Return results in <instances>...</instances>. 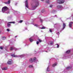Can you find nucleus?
Wrapping results in <instances>:
<instances>
[{
    "mask_svg": "<svg viewBox=\"0 0 73 73\" xmlns=\"http://www.w3.org/2000/svg\"><path fill=\"white\" fill-rule=\"evenodd\" d=\"M27 45V46H28V45Z\"/></svg>",
    "mask_w": 73,
    "mask_h": 73,
    "instance_id": "nucleus-49",
    "label": "nucleus"
},
{
    "mask_svg": "<svg viewBox=\"0 0 73 73\" xmlns=\"http://www.w3.org/2000/svg\"><path fill=\"white\" fill-rule=\"evenodd\" d=\"M63 27L62 29L61 30V31H60V32H61V31H62L64 29V28H65V26H66V24L65 23H63Z\"/></svg>",
    "mask_w": 73,
    "mask_h": 73,
    "instance_id": "nucleus-9",
    "label": "nucleus"
},
{
    "mask_svg": "<svg viewBox=\"0 0 73 73\" xmlns=\"http://www.w3.org/2000/svg\"><path fill=\"white\" fill-rule=\"evenodd\" d=\"M26 8V9H27L26 8Z\"/></svg>",
    "mask_w": 73,
    "mask_h": 73,
    "instance_id": "nucleus-51",
    "label": "nucleus"
},
{
    "mask_svg": "<svg viewBox=\"0 0 73 73\" xmlns=\"http://www.w3.org/2000/svg\"><path fill=\"white\" fill-rule=\"evenodd\" d=\"M57 3L59 4H63L65 2V0H57Z\"/></svg>",
    "mask_w": 73,
    "mask_h": 73,
    "instance_id": "nucleus-5",
    "label": "nucleus"
},
{
    "mask_svg": "<svg viewBox=\"0 0 73 73\" xmlns=\"http://www.w3.org/2000/svg\"><path fill=\"white\" fill-rule=\"evenodd\" d=\"M39 41L40 42H41L42 41L40 39H39Z\"/></svg>",
    "mask_w": 73,
    "mask_h": 73,
    "instance_id": "nucleus-35",
    "label": "nucleus"
},
{
    "mask_svg": "<svg viewBox=\"0 0 73 73\" xmlns=\"http://www.w3.org/2000/svg\"><path fill=\"white\" fill-rule=\"evenodd\" d=\"M45 52H48V51H46Z\"/></svg>",
    "mask_w": 73,
    "mask_h": 73,
    "instance_id": "nucleus-46",
    "label": "nucleus"
},
{
    "mask_svg": "<svg viewBox=\"0 0 73 73\" xmlns=\"http://www.w3.org/2000/svg\"><path fill=\"white\" fill-rule=\"evenodd\" d=\"M8 10V7L7 6H5L2 8V11L3 13H5V12Z\"/></svg>",
    "mask_w": 73,
    "mask_h": 73,
    "instance_id": "nucleus-4",
    "label": "nucleus"
},
{
    "mask_svg": "<svg viewBox=\"0 0 73 73\" xmlns=\"http://www.w3.org/2000/svg\"><path fill=\"white\" fill-rule=\"evenodd\" d=\"M33 67V66L32 65H30L29 66V68H32Z\"/></svg>",
    "mask_w": 73,
    "mask_h": 73,
    "instance_id": "nucleus-28",
    "label": "nucleus"
},
{
    "mask_svg": "<svg viewBox=\"0 0 73 73\" xmlns=\"http://www.w3.org/2000/svg\"><path fill=\"white\" fill-rule=\"evenodd\" d=\"M41 29H45V27H42L41 28Z\"/></svg>",
    "mask_w": 73,
    "mask_h": 73,
    "instance_id": "nucleus-31",
    "label": "nucleus"
},
{
    "mask_svg": "<svg viewBox=\"0 0 73 73\" xmlns=\"http://www.w3.org/2000/svg\"><path fill=\"white\" fill-rule=\"evenodd\" d=\"M70 52V50H69L66 51V52H65V54H64L63 58H68V56L67 54H69Z\"/></svg>",
    "mask_w": 73,
    "mask_h": 73,
    "instance_id": "nucleus-2",
    "label": "nucleus"
},
{
    "mask_svg": "<svg viewBox=\"0 0 73 73\" xmlns=\"http://www.w3.org/2000/svg\"><path fill=\"white\" fill-rule=\"evenodd\" d=\"M53 44V41L51 42H50V45H52Z\"/></svg>",
    "mask_w": 73,
    "mask_h": 73,
    "instance_id": "nucleus-23",
    "label": "nucleus"
},
{
    "mask_svg": "<svg viewBox=\"0 0 73 73\" xmlns=\"http://www.w3.org/2000/svg\"><path fill=\"white\" fill-rule=\"evenodd\" d=\"M26 24H27V23H26Z\"/></svg>",
    "mask_w": 73,
    "mask_h": 73,
    "instance_id": "nucleus-50",
    "label": "nucleus"
},
{
    "mask_svg": "<svg viewBox=\"0 0 73 73\" xmlns=\"http://www.w3.org/2000/svg\"><path fill=\"white\" fill-rule=\"evenodd\" d=\"M72 68V66H69L66 68V70H69V69H70Z\"/></svg>",
    "mask_w": 73,
    "mask_h": 73,
    "instance_id": "nucleus-15",
    "label": "nucleus"
},
{
    "mask_svg": "<svg viewBox=\"0 0 73 73\" xmlns=\"http://www.w3.org/2000/svg\"><path fill=\"white\" fill-rule=\"evenodd\" d=\"M0 48L1 49H3V48L2 47H0Z\"/></svg>",
    "mask_w": 73,
    "mask_h": 73,
    "instance_id": "nucleus-40",
    "label": "nucleus"
},
{
    "mask_svg": "<svg viewBox=\"0 0 73 73\" xmlns=\"http://www.w3.org/2000/svg\"><path fill=\"white\" fill-rule=\"evenodd\" d=\"M56 34L57 35H58V36H59V35H60V33L58 32L56 33Z\"/></svg>",
    "mask_w": 73,
    "mask_h": 73,
    "instance_id": "nucleus-29",
    "label": "nucleus"
},
{
    "mask_svg": "<svg viewBox=\"0 0 73 73\" xmlns=\"http://www.w3.org/2000/svg\"><path fill=\"white\" fill-rule=\"evenodd\" d=\"M57 8L59 9H62V6L61 5H58L57 6Z\"/></svg>",
    "mask_w": 73,
    "mask_h": 73,
    "instance_id": "nucleus-8",
    "label": "nucleus"
},
{
    "mask_svg": "<svg viewBox=\"0 0 73 73\" xmlns=\"http://www.w3.org/2000/svg\"><path fill=\"white\" fill-rule=\"evenodd\" d=\"M17 3H15V5H17Z\"/></svg>",
    "mask_w": 73,
    "mask_h": 73,
    "instance_id": "nucleus-45",
    "label": "nucleus"
},
{
    "mask_svg": "<svg viewBox=\"0 0 73 73\" xmlns=\"http://www.w3.org/2000/svg\"><path fill=\"white\" fill-rule=\"evenodd\" d=\"M50 70H49V66H48L47 68V70L46 71H47V72H49V71Z\"/></svg>",
    "mask_w": 73,
    "mask_h": 73,
    "instance_id": "nucleus-18",
    "label": "nucleus"
},
{
    "mask_svg": "<svg viewBox=\"0 0 73 73\" xmlns=\"http://www.w3.org/2000/svg\"><path fill=\"white\" fill-rule=\"evenodd\" d=\"M53 7V5H51L50 6V7L52 8Z\"/></svg>",
    "mask_w": 73,
    "mask_h": 73,
    "instance_id": "nucleus-37",
    "label": "nucleus"
},
{
    "mask_svg": "<svg viewBox=\"0 0 73 73\" xmlns=\"http://www.w3.org/2000/svg\"><path fill=\"white\" fill-rule=\"evenodd\" d=\"M42 13H43V12H44V10H42L41 11Z\"/></svg>",
    "mask_w": 73,
    "mask_h": 73,
    "instance_id": "nucleus-38",
    "label": "nucleus"
},
{
    "mask_svg": "<svg viewBox=\"0 0 73 73\" xmlns=\"http://www.w3.org/2000/svg\"><path fill=\"white\" fill-rule=\"evenodd\" d=\"M7 13H9V12H8Z\"/></svg>",
    "mask_w": 73,
    "mask_h": 73,
    "instance_id": "nucleus-48",
    "label": "nucleus"
},
{
    "mask_svg": "<svg viewBox=\"0 0 73 73\" xmlns=\"http://www.w3.org/2000/svg\"><path fill=\"white\" fill-rule=\"evenodd\" d=\"M6 38L4 36L3 37V40H5Z\"/></svg>",
    "mask_w": 73,
    "mask_h": 73,
    "instance_id": "nucleus-26",
    "label": "nucleus"
},
{
    "mask_svg": "<svg viewBox=\"0 0 73 73\" xmlns=\"http://www.w3.org/2000/svg\"><path fill=\"white\" fill-rule=\"evenodd\" d=\"M56 12H57V11H55V10H53L52 11V13H55Z\"/></svg>",
    "mask_w": 73,
    "mask_h": 73,
    "instance_id": "nucleus-16",
    "label": "nucleus"
},
{
    "mask_svg": "<svg viewBox=\"0 0 73 73\" xmlns=\"http://www.w3.org/2000/svg\"><path fill=\"white\" fill-rule=\"evenodd\" d=\"M50 32H52V30H51L50 29Z\"/></svg>",
    "mask_w": 73,
    "mask_h": 73,
    "instance_id": "nucleus-36",
    "label": "nucleus"
},
{
    "mask_svg": "<svg viewBox=\"0 0 73 73\" xmlns=\"http://www.w3.org/2000/svg\"><path fill=\"white\" fill-rule=\"evenodd\" d=\"M56 45H57V48H59V45L58 44H56Z\"/></svg>",
    "mask_w": 73,
    "mask_h": 73,
    "instance_id": "nucleus-30",
    "label": "nucleus"
},
{
    "mask_svg": "<svg viewBox=\"0 0 73 73\" xmlns=\"http://www.w3.org/2000/svg\"><path fill=\"white\" fill-rule=\"evenodd\" d=\"M25 7L28 8V1L27 0L25 2Z\"/></svg>",
    "mask_w": 73,
    "mask_h": 73,
    "instance_id": "nucleus-10",
    "label": "nucleus"
},
{
    "mask_svg": "<svg viewBox=\"0 0 73 73\" xmlns=\"http://www.w3.org/2000/svg\"><path fill=\"white\" fill-rule=\"evenodd\" d=\"M2 70H7V67H4L3 68H2Z\"/></svg>",
    "mask_w": 73,
    "mask_h": 73,
    "instance_id": "nucleus-19",
    "label": "nucleus"
},
{
    "mask_svg": "<svg viewBox=\"0 0 73 73\" xmlns=\"http://www.w3.org/2000/svg\"><path fill=\"white\" fill-rule=\"evenodd\" d=\"M54 17H57V15H55L54 16Z\"/></svg>",
    "mask_w": 73,
    "mask_h": 73,
    "instance_id": "nucleus-43",
    "label": "nucleus"
},
{
    "mask_svg": "<svg viewBox=\"0 0 73 73\" xmlns=\"http://www.w3.org/2000/svg\"><path fill=\"white\" fill-rule=\"evenodd\" d=\"M39 44V42L37 41L36 42V44H37V45H38V44Z\"/></svg>",
    "mask_w": 73,
    "mask_h": 73,
    "instance_id": "nucleus-34",
    "label": "nucleus"
},
{
    "mask_svg": "<svg viewBox=\"0 0 73 73\" xmlns=\"http://www.w3.org/2000/svg\"><path fill=\"white\" fill-rule=\"evenodd\" d=\"M23 21V20H21L19 22V23H22V22Z\"/></svg>",
    "mask_w": 73,
    "mask_h": 73,
    "instance_id": "nucleus-33",
    "label": "nucleus"
},
{
    "mask_svg": "<svg viewBox=\"0 0 73 73\" xmlns=\"http://www.w3.org/2000/svg\"><path fill=\"white\" fill-rule=\"evenodd\" d=\"M36 58H31L29 60L30 62H33V61H36Z\"/></svg>",
    "mask_w": 73,
    "mask_h": 73,
    "instance_id": "nucleus-6",
    "label": "nucleus"
},
{
    "mask_svg": "<svg viewBox=\"0 0 73 73\" xmlns=\"http://www.w3.org/2000/svg\"><path fill=\"white\" fill-rule=\"evenodd\" d=\"M40 22L42 23V21H44V20H43L41 19H40Z\"/></svg>",
    "mask_w": 73,
    "mask_h": 73,
    "instance_id": "nucleus-27",
    "label": "nucleus"
},
{
    "mask_svg": "<svg viewBox=\"0 0 73 73\" xmlns=\"http://www.w3.org/2000/svg\"><path fill=\"white\" fill-rule=\"evenodd\" d=\"M33 39H36L35 38H32V37H31L29 39V41H30L31 42H32V41H33Z\"/></svg>",
    "mask_w": 73,
    "mask_h": 73,
    "instance_id": "nucleus-12",
    "label": "nucleus"
},
{
    "mask_svg": "<svg viewBox=\"0 0 73 73\" xmlns=\"http://www.w3.org/2000/svg\"><path fill=\"white\" fill-rule=\"evenodd\" d=\"M9 23H8L7 24V27H9L10 26H11V24H9Z\"/></svg>",
    "mask_w": 73,
    "mask_h": 73,
    "instance_id": "nucleus-22",
    "label": "nucleus"
},
{
    "mask_svg": "<svg viewBox=\"0 0 73 73\" xmlns=\"http://www.w3.org/2000/svg\"><path fill=\"white\" fill-rule=\"evenodd\" d=\"M11 56L12 57H24L25 56V55H15L14 54L11 55Z\"/></svg>",
    "mask_w": 73,
    "mask_h": 73,
    "instance_id": "nucleus-3",
    "label": "nucleus"
},
{
    "mask_svg": "<svg viewBox=\"0 0 73 73\" xmlns=\"http://www.w3.org/2000/svg\"><path fill=\"white\" fill-rule=\"evenodd\" d=\"M12 63V60H9L8 62H7V64H11Z\"/></svg>",
    "mask_w": 73,
    "mask_h": 73,
    "instance_id": "nucleus-11",
    "label": "nucleus"
},
{
    "mask_svg": "<svg viewBox=\"0 0 73 73\" xmlns=\"http://www.w3.org/2000/svg\"><path fill=\"white\" fill-rule=\"evenodd\" d=\"M14 13H18V12L16 11H14Z\"/></svg>",
    "mask_w": 73,
    "mask_h": 73,
    "instance_id": "nucleus-32",
    "label": "nucleus"
},
{
    "mask_svg": "<svg viewBox=\"0 0 73 73\" xmlns=\"http://www.w3.org/2000/svg\"><path fill=\"white\" fill-rule=\"evenodd\" d=\"M56 25H57V24H55L54 25V27H55V26H56Z\"/></svg>",
    "mask_w": 73,
    "mask_h": 73,
    "instance_id": "nucleus-41",
    "label": "nucleus"
},
{
    "mask_svg": "<svg viewBox=\"0 0 73 73\" xmlns=\"http://www.w3.org/2000/svg\"><path fill=\"white\" fill-rule=\"evenodd\" d=\"M50 1H49V0H46V3H47V4H49V3Z\"/></svg>",
    "mask_w": 73,
    "mask_h": 73,
    "instance_id": "nucleus-20",
    "label": "nucleus"
},
{
    "mask_svg": "<svg viewBox=\"0 0 73 73\" xmlns=\"http://www.w3.org/2000/svg\"><path fill=\"white\" fill-rule=\"evenodd\" d=\"M41 0V1H44V0Z\"/></svg>",
    "mask_w": 73,
    "mask_h": 73,
    "instance_id": "nucleus-47",
    "label": "nucleus"
},
{
    "mask_svg": "<svg viewBox=\"0 0 73 73\" xmlns=\"http://www.w3.org/2000/svg\"><path fill=\"white\" fill-rule=\"evenodd\" d=\"M57 64V63H55L54 64H53L52 65V66L53 67H54V66H56V65Z\"/></svg>",
    "mask_w": 73,
    "mask_h": 73,
    "instance_id": "nucleus-17",
    "label": "nucleus"
},
{
    "mask_svg": "<svg viewBox=\"0 0 73 73\" xmlns=\"http://www.w3.org/2000/svg\"><path fill=\"white\" fill-rule=\"evenodd\" d=\"M39 3L38 1H37L35 3H33L31 4L32 6V10H34L36 9V7H37L38 6Z\"/></svg>",
    "mask_w": 73,
    "mask_h": 73,
    "instance_id": "nucleus-1",
    "label": "nucleus"
},
{
    "mask_svg": "<svg viewBox=\"0 0 73 73\" xmlns=\"http://www.w3.org/2000/svg\"><path fill=\"white\" fill-rule=\"evenodd\" d=\"M34 26H35V27H39V25H38L35 24L34 25Z\"/></svg>",
    "mask_w": 73,
    "mask_h": 73,
    "instance_id": "nucleus-24",
    "label": "nucleus"
},
{
    "mask_svg": "<svg viewBox=\"0 0 73 73\" xmlns=\"http://www.w3.org/2000/svg\"><path fill=\"white\" fill-rule=\"evenodd\" d=\"M10 3H11V0H9L7 2H5V3L6 4H9Z\"/></svg>",
    "mask_w": 73,
    "mask_h": 73,
    "instance_id": "nucleus-14",
    "label": "nucleus"
},
{
    "mask_svg": "<svg viewBox=\"0 0 73 73\" xmlns=\"http://www.w3.org/2000/svg\"><path fill=\"white\" fill-rule=\"evenodd\" d=\"M7 31H8V32H9V31L10 30H9V29H7Z\"/></svg>",
    "mask_w": 73,
    "mask_h": 73,
    "instance_id": "nucleus-39",
    "label": "nucleus"
},
{
    "mask_svg": "<svg viewBox=\"0 0 73 73\" xmlns=\"http://www.w3.org/2000/svg\"><path fill=\"white\" fill-rule=\"evenodd\" d=\"M17 37V36H15V38H16V37Z\"/></svg>",
    "mask_w": 73,
    "mask_h": 73,
    "instance_id": "nucleus-44",
    "label": "nucleus"
},
{
    "mask_svg": "<svg viewBox=\"0 0 73 73\" xmlns=\"http://www.w3.org/2000/svg\"><path fill=\"white\" fill-rule=\"evenodd\" d=\"M73 24V22H70L69 25L70 28H72V24Z\"/></svg>",
    "mask_w": 73,
    "mask_h": 73,
    "instance_id": "nucleus-13",
    "label": "nucleus"
},
{
    "mask_svg": "<svg viewBox=\"0 0 73 73\" xmlns=\"http://www.w3.org/2000/svg\"><path fill=\"white\" fill-rule=\"evenodd\" d=\"M8 23H10L11 24V23H13V24H15V22H8Z\"/></svg>",
    "mask_w": 73,
    "mask_h": 73,
    "instance_id": "nucleus-21",
    "label": "nucleus"
},
{
    "mask_svg": "<svg viewBox=\"0 0 73 73\" xmlns=\"http://www.w3.org/2000/svg\"><path fill=\"white\" fill-rule=\"evenodd\" d=\"M46 49H48V50H49V48H48L47 47V48H46Z\"/></svg>",
    "mask_w": 73,
    "mask_h": 73,
    "instance_id": "nucleus-42",
    "label": "nucleus"
},
{
    "mask_svg": "<svg viewBox=\"0 0 73 73\" xmlns=\"http://www.w3.org/2000/svg\"><path fill=\"white\" fill-rule=\"evenodd\" d=\"M25 29H26V30H27V27H25V29L23 30V31H25Z\"/></svg>",
    "mask_w": 73,
    "mask_h": 73,
    "instance_id": "nucleus-25",
    "label": "nucleus"
},
{
    "mask_svg": "<svg viewBox=\"0 0 73 73\" xmlns=\"http://www.w3.org/2000/svg\"><path fill=\"white\" fill-rule=\"evenodd\" d=\"M13 49H15V50H17L18 48H16L14 46H11L10 48V50H13Z\"/></svg>",
    "mask_w": 73,
    "mask_h": 73,
    "instance_id": "nucleus-7",
    "label": "nucleus"
}]
</instances>
